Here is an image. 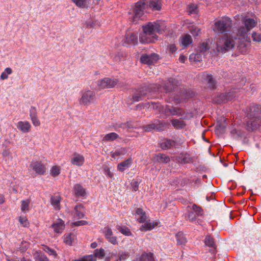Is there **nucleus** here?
<instances>
[{"label":"nucleus","instance_id":"4c0bfd02","mask_svg":"<svg viewBox=\"0 0 261 261\" xmlns=\"http://www.w3.org/2000/svg\"><path fill=\"white\" fill-rule=\"evenodd\" d=\"M64 242L66 245H71L75 239V235L73 233H70L64 235Z\"/></svg>","mask_w":261,"mask_h":261},{"label":"nucleus","instance_id":"473e14b6","mask_svg":"<svg viewBox=\"0 0 261 261\" xmlns=\"http://www.w3.org/2000/svg\"><path fill=\"white\" fill-rule=\"evenodd\" d=\"M192 159L190 157V154L188 153L181 154V156L179 157L178 162L181 164H188L192 162Z\"/></svg>","mask_w":261,"mask_h":261},{"label":"nucleus","instance_id":"c85d7f7f","mask_svg":"<svg viewBox=\"0 0 261 261\" xmlns=\"http://www.w3.org/2000/svg\"><path fill=\"white\" fill-rule=\"evenodd\" d=\"M61 200V198L59 195H53L51 197V204L56 210H59L60 209Z\"/></svg>","mask_w":261,"mask_h":261},{"label":"nucleus","instance_id":"5701e85b","mask_svg":"<svg viewBox=\"0 0 261 261\" xmlns=\"http://www.w3.org/2000/svg\"><path fill=\"white\" fill-rule=\"evenodd\" d=\"M17 127L22 133H27L30 130L31 125L28 121H19Z\"/></svg>","mask_w":261,"mask_h":261},{"label":"nucleus","instance_id":"ea45409f","mask_svg":"<svg viewBox=\"0 0 261 261\" xmlns=\"http://www.w3.org/2000/svg\"><path fill=\"white\" fill-rule=\"evenodd\" d=\"M117 229L121 233L127 236H130L132 233L128 228L125 226L117 225Z\"/></svg>","mask_w":261,"mask_h":261},{"label":"nucleus","instance_id":"864d4df0","mask_svg":"<svg viewBox=\"0 0 261 261\" xmlns=\"http://www.w3.org/2000/svg\"><path fill=\"white\" fill-rule=\"evenodd\" d=\"M30 201L29 200H22L21 201V209L24 212L25 211H29Z\"/></svg>","mask_w":261,"mask_h":261},{"label":"nucleus","instance_id":"680f3d73","mask_svg":"<svg viewBox=\"0 0 261 261\" xmlns=\"http://www.w3.org/2000/svg\"><path fill=\"white\" fill-rule=\"evenodd\" d=\"M188 219L191 221H194L196 220L197 215L195 214V212L193 211H190L188 214Z\"/></svg>","mask_w":261,"mask_h":261},{"label":"nucleus","instance_id":"f3484780","mask_svg":"<svg viewBox=\"0 0 261 261\" xmlns=\"http://www.w3.org/2000/svg\"><path fill=\"white\" fill-rule=\"evenodd\" d=\"M219 117L217 118V125L216 126V128L220 132H223L225 130L228 124V119L224 117V115H219Z\"/></svg>","mask_w":261,"mask_h":261},{"label":"nucleus","instance_id":"423d86ee","mask_svg":"<svg viewBox=\"0 0 261 261\" xmlns=\"http://www.w3.org/2000/svg\"><path fill=\"white\" fill-rule=\"evenodd\" d=\"M145 8V3L140 1L136 3L134 7L129 12L131 16L129 18H132V21L137 23L139 19H142L144 15V10Z\"/></svg>","mask_w":261,"mask_h":261},{"label":"nucleus","instance_id":"72a5a7b5","mask_svg":"<svg viewBox=\"0 0 261 261\" xmlns=\"http://www.w3.org/2000/svg\"><path fill=\"white\" fill-rule=\"evenodd\" d=\"M33 256L36 261H48L47 256L41 252L36 251Z\"/></svg>","mask_w":261,"mask_h":261},{"label":"nucleus","instance_id":"6e6552de","mask_svg":"<svg viewBox=\"0 0 261 261\" xmlns=\"http://www.w3.org/2000/svg\"><path fill=\"white\" fill-rule=\"evenodd\" d=\"M245 118L248 130H255L261 126V115H247Z\"/></svg>","mask_w":261,"mask_h":261},{"label":"nucleus","instance_id":"2f4dec72","mask_svg":"<svg viewBox=\"0 0 261 261\" xmlns=\"http://www.w3.org/2000/svg\"><path fill=\"white\" fill-rule=\"evenodd\" d=\"M172 124L176 129H181L186 126L185 122L180 119H172L171 120Z\"/></svg>","mask_w":261,"mask_h":261},{"label":"nucleus","instance_id":"9b49d317","mask_svg":"<svg viewBox=\"0 0 261 261\" xmlns=\"http://www.w3.org/2000/svg\"><path fill=\"white\" fill-rule=\"evenodd\" d=\"M202 78L206 85V88L214 90L217 88V82L212 74L205 72L202 73Z\"/></svg>","mask_w":261,"mask_h":261},{"label":"nucleus","instance_id":"9d476101","mask_svg":"<svg viewBox=\"0 0 261 261\" xmlns=\"http://www.w3.org/2000/svg\"><path fill=\"white\" fill-rule=\"evenodd\" d=\"M236 97L234 90H231L228 92L220 93L215 96L213 99V102L217 104H222L231 100Z\"/></svg>","mask_w":261,"mask_h":261},{"label":"nucleus","instance_id":"a19ab883","mask_svg":"<svg viewBox=\"0 0 261 261\" xmlns=\"http://www.w3.org/2000/svg\"><path fill=\"white\" fill-rule=\"evenodd\" d=\"M119 137V135L115 133H111L105 135L103 138V141H112Z\"/></svg>","mask_w":261,"mask_h":261},{"label":"nucleus","instance_id":"bb28decb","mask_svg":"<svg viewBox=\"0 0 261 261\" xmlns=\"http://www.w3.org/2000/svg\"><path fill=\"white\" fill-rule=\"evenodd\" d=\"M136 216H138V220L140 223H144L146 221L147 216L145 212L141 208H137L135 210Z\"/></svg>","mask_w":261,"mask_h":261},{"label":"nucleus","instance_id":"7ed1b4c3","mask_svg":"<svg viewBox=\"0 0 261 261\" xmlns=\"http://www.w3.org/2000/svg\"><path fill=\"white\" fill-rule=\"evenodd\" d=\"M234 39L227 34L220 37L217 42V49L218 51L225 53L234 47Z\"/></svg>","mask_w":261,"mask_h":261},{"label":"nucleus","instance_id":"cd10ccee","mask_svg":"<svg viewBox=\"0 0 261 261\" xmlns=\"http://www.w3.org/2000/svg\"><path fill=\"white\" fill-rule=\"evenodd\" d=\"M85 207L82 204H78L74 207V211L75 216L78 219L83 218L85 217V214L83 212Z\"/></svg>","mask_w":261,"mask_h":261},{"label":"nucleus","instance_id":"37998d69","mask_svg":"<svg viewBox=\"0 0 261 261\" xmlns=\"http://www.w3.org/2000/svg\"><path fill=\"white\" fill-rule=\"evenodd\" d=\"M189 32L194 36H198L200 33V29L195 25H191L189 28Z\"/></svg>","mask_w":261,"mask_h":261},{"label":"nucleus","instance_id":"09e8293b","mask_svg":"<svg viewBox=\"0 0 261 261\" xmlns=\"http://www.w3.org/2000/svg\"><path fill=\"white\" fill-rule=\"evenodd\" d=\"M94 257H97L99 258H102L105 256V250L102 248H100V249H96L94 251Z\"/></svg>","mask_w":261,"mask_h":261},{"label":"nucleus","instance_id":"2eb2a0df","mask_svg":"<svg viewBox=\"0 0 261 261\" xmlns=\"http://www.w3.org/2000/svg\"><path fill=\"white\" fill-rule=\"evenodd\" d=\"M30 167L38 175H43L46 171L45 165L40 162H33Z\"/></svg>","mask_w":261,"mask_h":261},{"label":"nucleus","instance_id":"1a4fd4ad","mask_svg":"<svg viewBox=\"0 0 261 261\" xmlns=\"http://www.w3.org/2000/svg\"><path fill=\"white\" fill-rule=\"evenodd\" d=\"M153 109L159 110L160 113H165L167 114L168 113L171 114H184L183 111L178 108H173L169 106H166V108L164 109V107L161 105L160 103H151L150 106Z\"/></svg>","mask_w":261,"mask_h":261},{"label":"nucleus","instance_id":"f257e3e1","mask_svg":"<svg viewBox=\"0 0 261 261\" xmlns=\"http://www.w3.org/2000/svg\"><path fill=\"white\" fill-rule=\"evenodd\" d=\"M142 28L143 32L139 36L140 41L142 43L154 42L158 40L156 33L162 34L164 30V24L159 20L149 22Z\"/></svg>","mask_w":261,"mask_h":261},{"label":"nucleus","instance_id":"6ab92c4d","mask_svg":"<svg viewBox=\"0 0 261 261\" xmlns=\"http://www.w3.org/2000/svg\"><path fill=\"white\" fill-rule=\"evenodd\" d=\"M176 145V141L166 138L160 143V147L163 150H168L175 146Z\"/></svg>","mask_w":261,"mask_h":261},{"label":"nucleus","instance_id":"0e129e2a","mask_svg":"<svg viewBox=\"0 0 261 261\" xmlns=\"http://www.w3.org/2000/svg\"><path fill=\"white\" fill-rule=\"evenodd\" d=\"M88 222L85 220H80L72 223V226H80L88 224Z\"/></svg>","mask_w":261,"mask_h":261},{"label":"nucleus","instance_id":"052dcab7","mask_svg":"<svg viewBox=\"0 0 261 261\" xmlns=\"http://www.w3.org/2000/svg\"><path fill=\"white\" fill-rule=\"evenodd\" d=\"M31 116L33 124L36 126H39L40 123L37 117V115H31Z\"/></svg>","mask_w":261,"mask_h":261},{"label":"nucleus","instance_id":"c9c22d12","mask_svg":"<svg viewBox=\"0 0 261 261\" xmlns=\"http://www.w3.org/2000/svg\"><path fill=\"white\" fill-rule=\"evenodd\" d=\"M248 44L244 42H240L237 47L238 51L243 54H246L248 52Z\"/></svg>","mask_w":261,"mask_h":261},{"label":"nucleus","instance_id":"7c9ffc66","mask_svg":"<svg viewBox=\"0 0 261 261\" xmlns=\"http://www.w3.org/2000/svg\"><path fill=\"white\" fill-rule=\"evenodd\" d=\"M180 39L181 44L184 48L187 47L192 43V39L189 34H186L185 36L181 37Z\"/></svg>","mask_w":261,"mask_h":261},{"label":"nucleus","instance_id":"4468645a","mask_svg":"<svg viewBox=\"0 0 261 261\" xmlns=\"http://www.w3.org/2000/svg\"><path fill=\"white\" fill-rule=\"evenodd\" d=\"M179 82L174 78H170L166 81L164 86V90L166 93H170L174 91L179 86Z\"/></svg>","mask_w":261,"mask_h":261},{"label":"nucleus","instance_id":"8fccbe9b","mask_svg":"<svg viewBox=\"0 0 261 261\" xmlns=\"http://www.w3.org/2000/svg\"><path fill=\"white\" fill-rule=\"evenodd\" d=\"M103 233H104L106 239L113 235V231L109 226L104 228Z\"/></svg>","mask_w":261,"mask_h":261},{"label":"nucleus","instance_id":"412c9836","mask_svg":"<svg viewBox=\"0 0 261 261\" xmlns=\"http://www.w3.org/2000/svg\"><path fill=\"white\" fill-rule=\"evenodd\" d=\"M247 114H258L261 113V106L252 103L246 109Z\"/></svg>","mask_w":261,"mask_h":261},{"label":"nucleus","instance_id":"dca6fc26","mask_svg":"<svg viewBox=\"0 0 261 261\" xmlns=\"http://www.w3.org/2000/svg\"><path fill=\"white\" fill-rule=\"evenodd\" d=\"M158 55L154 53L150 55H143L141 56L140 61L142 63L151 65L158 60Z\"/></svg>","mask_w":261,"mask_h":261},{"label":"nucleus","instance_id":"e2e57ef3","mask_svg":"<svg viewBox=\"0 0 261 261\" xmlns=\"http://www.w3.org/2000/svg\"><path fill=\"white\" fill-rule=\"evenodd\" d=\"M209 49L208 44L207 43H202L199 46L200 52H204Z\"/></svg>","mask_w":261,"mask_h":261},{"label":"nucleus","instance_id":"774afa93","mask_svg":"<svg viewBox=\"0 0 261 261\" xmlns=\"http://www.w3.org/2000/svg\"><path fill=\"white\" fill-rule=\"evenodd\" d=\"M148 253L144 252L140 256L139 261H146L148 257Z\"/></svg>","mask_w":261,"mask_h":261},{"label":"nucleus","instance_id":"f8f14e48","mask_svg":"<svg viewBox=\"0 0 261 261\" xmlns=\"http://www.w3.org/2000/svg\"><path fill=\"white\" fill-rule=\"evenodd\" d=\"M148 92L147 87L141 86L137 89L133 94V101H139L143 100L146 96Z\"/></svg>","mask_w":261,"mask_h":261},{"label":"nucleus","instance_id":"a878e982","mask_svg":"<svg viewBox=\"0 0 261 261\" xmlns=\"http://www.w3.org/2000/svg\"><path fill=\"white\" fill-rule=\"evenodd\" d=\"M73 190L76 197H84L86 195L85 189L80 184H75Z\"/></svg>","mask_w":261,"mask_h":261},{"label":"nucleus","instance_id":"de8ad7c7","mask_svg":"<svg viewBox=\"0 0 261 261\" xmlns=\"http://www.w3.org/2000/svg\"><path fill=\"white\" fill-rule=\"evenodd\" d=\"M193 211L195 212V214L197 215V216H202L203 215V210L202 209L197 206L196 204H194L192 206Z\"/></svg>","mask_w":261,"mask_h":261},{"label":"nucleus","instance_id":"58836bf2","mask_svg":"<svg viewBox=\"0 0 261 261\" xmlns=\"http://www.w3.org/2000/svg\"><path fill=\"white\" fill-rule=\"evenodd\" d=\"M155 129L159 132L163 131L165 128L168 125V123L164 122H161L159 120L155 121Z\"/></svg>","mask_w":261,"mask_h":261},{"label":"nucleus","instance_id":"c03bdc74","mask_svg":"<svg viewBox=\"0 0 261 261\" xmlns=\"http://www.w3.org/2000/svg\"><path fill=\"white\" fill-rule=\"evenodd\" d=\"M72 1L79 7L82 8L87 7V0H72Z\"/></svg>","mask_w":261,"mask_h":261},{"label":"nucleus","instance_id":"13d9d810","mask_svg":"<svg viewBox=\"0 0 261 261\" xmlns=\"http://www.w3.org/2000/svg\"><path fill=\"white\" fill-rule=\"evenodd\" d=\"M103 173L106 175H108L110 178L113 176V173L111 172L109 167L107 165H105L103 167Z\"/></svg>","mask_w":261,"mask_h":261},{"label":"nucleus","instance_id":"20e7f679","mask_svg":"<svg viewBox=\"0 0 261 261\" xmlns=\"http://www.w3.org/2000/svg\"><path fill=\"white\" fill-rule=\"evenodd\" d=\"M195 92L193 90L184 87H180L178 93L174 97V101L176 103L186 102L190 98L195 96Z\"/></svg>","mask_w":261,"mask_h":261},{"label":"nucleus","instance_id":"f704fd0d","mask_svg":"<svg viewBox=\"0 0 261 261\" xmlns=\"http://www.w3.org/2000/svg\"><path fill=\"white\" fill-rule=\"evenodd\" d=\"M176 238L177 245H182L187 243V241L186 238L183 233L181 232H179L176 234Z\"/></svg>","mask_w":261,"mask_h":261},{"label":"nucleus","instance_id":"f03ea898","mask_svg":"<svg viewBox=\"0 0 261 261\" xmlns=\"http://www.w3.org/2000/svg\"><path fill=\"white\" fill-rule=\"evenodd\" d=\"M256 24V21L253 18H244L242 25H240L237 30V37L239 39H245L248 36V33L250 30L255 27Z\"/></svg>","mask_w":261,"mask_h":261},{"label":"nucleus","instance_id":"4be33fe9","mask_svg":"<svg viewBox=\"0 0 261 261\" xmlns=\"http://www.w3.org/2000/svg\"><path fill=\"white\" fill-rule=\"evenodd\" d=\"M148 5L153 11H160L162 6V0H149Z\"/></svg>","mask_w":261,"mask_h":261},{"label":"nucleus","instance_id":"49530a36","mask_svg":"<svg viewBox=\"0 0 261 261\" xmlns=\"http://www.w3.org/2000/svg\"><path fill=\"white\" fill-rule=\"evenodd\" d=\"M12 70L11 68L9 67L6 68L5 71L1 74V79L4 80L8 79V75L12 73Z\"/></svg>","mask_w":261,"mask_h":261},{"label":"nucleus","instance_id":"39448f33","mask_svg":"<svg viewBox=\"0 0 261 261\" xmlns=\"http://www.w3.org/2000/svg\"><path fill=\"white\" fill-rule=\"evenodd\" d=\"M231 27V20L228 17H224L215 23L213 30L215 33L222 34L229 31Z\"/></svg>","mask_w":261,"mask_h":261},{"label":"nucleus","instance_id":"a211bd4d","mask_svg":"<svg viewBox=\"0 0 261 261\" xmlns=\"http://www.w3.org/2000/svg\"><path fill=\"white\" fill-rule=\"evenodd\" d=\"M124 43L127 45H136L138 44V35L136 33H127Z\"/></svg>","mask_w":261,"mask_h":261},{"label":"nucleus","instance_id":"3c124183","mask_svg":"<svg viewBox=\"0 0 261 261\" xmlns=\"http://www.w3.org/2000/svg\"><path fill=\"white\" fill-rule=\"evenodd\" d=\"M74 261H96V259L92 255L84 256L79 259H75Z\"/></svg>","mask_w":261,"mask_h":261},{"label":"nucleus","instance_id":"69168bd1","mask_svg":"<svg viewBox=\"0 0 261 261\" xmlns=\"http://www.w3.org/2000/svg\"><path fill=\"white\" fill-rule=\"evenodd\" d=\"M155 129V123L147 125L145 126V130L147 132H150L152 129Z\"/></svg>","mask_w":261,"mask_h":261},{"label":"nucleus","instance_id":"5fc2aeb1","mask_svg":"<svg viewBox=\"0 0 261 261\" xmlns=\"http://www.w3.org/2000/svg\"><path fill=\"white\" fill-rule=\"evenodd\" d=\"M60 173V168L57 166H53L50 170V174L54 177L58 175Z\"/></svg>","mask_w":261,"mask_h":261},{"label":"nucleus","instance_id":"bf43d9fd","mask_svg":"<svg viewBox=\"0 0 261 261\" xmlns=\"http://www.w3.org/2000/svg\"><path fill=\"white\" fill-rule=\"evenodd\" d=\"M252 37L253 40L256 42H260L261 41V35L260 34L256 33L254 32L252 34Z\"/></svg>","mask_w":261,"mask_h":261},{"label":"nucleus","instance_id":"6e6d98bb","mask_svg":"<svg viewBox=\"0 0 261 261\" xmlns=\"http://www.w3.org/2000/svg\"><path fill=\"white\" fill-rule=\"evenodd\" d=\"M43 250L46 252L48 253L50 255H53L55 258L56 257L57 254L54 250L51 249L47 246H44Z\"/></svg>","mask_w":261,"mask_h":261},{"label":"nucleus","instance_id":"338daca9","mask_svg":"<svg viewBox=\"0 0 261 261\" xmlns=\"http://www.w3.org/2000/svg\"><path fill=\"white\" fill-rule=\"evenodd\" d=\"M107 239L112 244L115 245L117 243V238L116 237L111 236L107 238Z\"/></svg>","mask_w":261,"mask_h":261},{"label":"nucleus","instance_id":"aec40b11","mask_svg":"<svg viewBox=\"0 0 261 261\" xmlns=\"http://www.w3.org/2000/svg\"><path fill=\"white\" fill-rule=\"evenodd\" d=\"M51 227L56 232L61 233L65 228L64 222L62 219H58L56 222L51 225Z\"/></svg>","mask_w":261,"mask_h":261},{"label":"nucleus","instance_id":"b1692460","mask_svg":"<svg viewBox=\"0 0 261 261\" xmlns=\"http://www.w3.org/2000/svg\"><path fill=\"white\" fill-rule=\"evenodd\" d=\"M71 162L74 165L80 166L84 162V158L82 155L74 153L73 158L71 159Z\"/></svg>","mask_w":261,"mask_h":261},{"label":"nucleus","instance_id":"393cba45","mask_svg":"<svg viewBox=\"0 0 261 261\" xmlns=\"http://www.w3.org/2000/svg\"><path fill=\"white\" fill-rule=\"evenodd\" d=\"M154 159L156 162L160 163L166 164L170 161L169 156L163 153H158L155 154Z\"/></svg>","mask_w":261,"mask_h":261},{"label":"nucleus","instance_id":"a18cd8bd","mask_svg":"<svg viewBox=\"0 0 261 261\" xmlns=\"http://www.w3.org/2000/svg\"><path fill=\"white\" fill-rule=\"evenodd\" d=\"M188 9L190 14H197L198 11L197 6L194 4L189 5Z\"/></svg>","mask_w":261,"mask_h":261},{"label":"nucleus","instance_id":"4d7b16f0","mask_svg":"<svg viewBox=\"0 0 261 261\" xmlns=\"http://www.w3.org/2000/svg\"><path fill=\"white\" fill-rule=\"evenodd\" d=\"M140 184V181L138 180L133 179L131 182V186L133 191H137L139 189V185Z\"/></svg>","mask_w":261,"mask_h":261},{"label":"nucleus","instance_id":"ddd939ff","mask_svg":"<svg viewBox=\"0 0 261 261\" xmlns=\"http://www.w3.org/2000/svg\"><path fill=\"white\" fill-rule=\"evenodd\" d=\"M118 82V80L116 79L104 78L97 81V86L102 89L111 88L116 85Z\"/></svg>","mask_w":261,"mask_h":261},{"label":"nucleus","instance_id":"0eeeda50","mask_svg":"<svg viewBox=\"0 0 261 261\" xmlns=\"http://www.w3.org/2000/svg\"><path fill=\"white\" fill-rule=\"evenodd\" d=\"M96 101V93L91 90H86L82 92V96L79 102L81 105L89 106L95 103Z\"/></svg>","mask_w":261,"mask_h":261},{"label":"nucleus","instance_id":"c756f323","mask_svg":"<svg viewBox=\"0 0 261 261\" xmlns=\"http://www.w3.org/2000/svg\"><path fill=\"white\" fill-rule=\"evenodd\" d=\"M132 163V159L130 158H129L123 162H122L118 164L117 168L118 169L123 172L126 169L128 168L130 165Z\"/></svg>","mask_w":261,"mask_h":261},{"label":"nucleus","instance_id":"603ef678","mask_svg":"<svg viewBox=\"0 0 261 261\" xmlns=\"http://www.w3.org/2000/svg\"><path fill=\"white\" fill-rule=\"evenodd\" d=\"M29 247V242L25 241H22L20 245L19 249L21 252H25Z\"/></svg>","mask_w":261,"mask_h":261},{"label":"nucleus","instance_id":"e433bc0d","mask_svg":"<svg viewBox=\"0 0 261 261\" xmlns=\"http://www.w3.org/2000/svg\"><path fill=\"white\" fill-rule=\"evenodd\" d=\"M156 225H157V223H154L147 222L144 224L141 225L140 229L141 231L150 230L152 229Z\"/></svg>","mask_w":261,"mask_h":261},{"label":"nucleus","instance_id":"79ce46f5","mask_svg":"<svg viewBox=\"0 0 261 261\" xmlns=\"http://www.w3.org/2000/svg\"><path fill=\"white\" fill-rule=\"evenodd\" d=\"M205 244L206 246L212 247L214 249H215L216 248V246L214 242V239L209 236H207L205 237Z\"/></svg>","mask_w":261,"mask_h":261}]
</instances>
